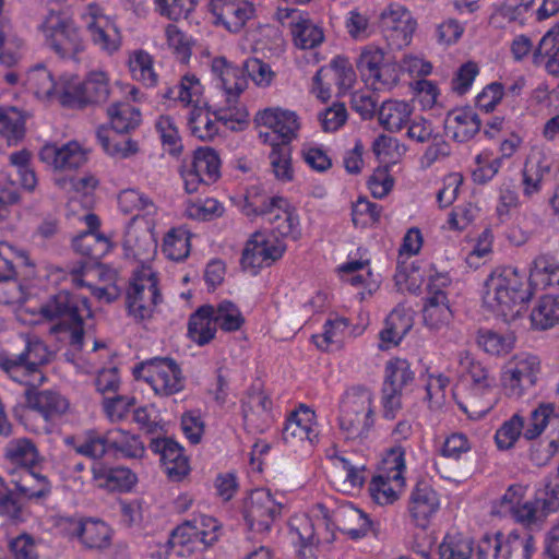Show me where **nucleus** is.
I'll use <instances>...</instances> for the list:
<instances>
[{"label": "nucleus", "mask_w": 559, "mask_h": 559, "mask_svg": "<svg viewBox=\"0 0 559 559\" xmlns=\"http://www.w3.org/2000/svg\"><path fill=\"white\" fill-rule=\"evenodd\" d=\"M530 282L534 286H559V262L548 254L537 255L530 270Z\"/></svg>", "instance_id": "40"}, {"label": "nucleus", "mask_w": 559, "mask_h": 559, "mask_svg": "<svg viewBox=\"0 0 559 559\" xmlns=\"http://www.w3.org/2000/svg\"><path fill=\"white\" fill-rule=\"evenodd\" d=\"M459 364L472 378L471 401L467 406H461L466 413L483 415L489 412L495 403L492 396V379L488 370L476 361L467 352H461Z\"/></svg>", "instance_id": "8"}, {"label": "nucleus", "mask_w": 559, "mask_h": 559, "mask_svg": "<svg viewBox=\"0 0 559 559\" xmlns=\"http://www.w3.org/2000/svg\"><path fill=\"white\" fill-rule=\"evenodd\" d=\"M110 94L108 79L104 72H92L85 81L71 78L62 84L60 102L66 106L84 107L90 104H103Z\"/></svg>", "instance_id": "9"}, {"label": "nucleus", "mask_w": 559, "mask_h": 559, "mask_svg": "<svg viewBox=\"0 0 559 559\" xmlns=\"http://www.w3.org/2000/svg\"><path fill=\"white\" fill-rule=\"evenodd\" d=\"M21 340L24 344L21 353H0V369L17 383L38 388L46 380L40 368L50 361L51 353L37 336L21 335Z\"/></svg>", "instance_id": "2"}, {"label": "nucleus", "mask_w": 559, "mask_h": 559, "mask_svg": "<svg viewBox=\"0 0 559 559\" xmlns=\"http://www.w3.org/2000/svg\"><path fill=\"white\" fill-rule=\"evenodd\" d=\"M38 157L56 170L78 169L87 160L86 152L74 141L61 146L55 143L45 144L40 148Z\"/></svg>", "instance_id": "22"}, {"label": "nucleus", "mask_w": 559, "mask_h": 559, "mask_svg": "<svg viewBox=\"0 0 559 559\" xmlns=\"http://www.w3.org/2000/svg\"><path fill=\"white\" fill-rule=\"evenodd\" d=\"M26 85L37 97L45 98L56 94L60 98L62 93V87L58 90L51 73L44 66H37L28 71Z\"/></svg>", "instance_id": "49"}, {"label": "nucleus", "mask_w": 559, "mask_h": 559, "mask_svg": "<svg viewBox=\"0 0 559 559\" xmlns=\"http://www.w3.org/2000/svg\"><path fill=\"white\" fill-rule=\"evenodd\" d=\"M534 548V538L530 533L511 532L501 538L500 557L502 559H531Z\"/></svg>", "instance_id": "42"}, {"label": "nucleus", "mask_w": 559, "mask_h": 559, "mask_svg": "<svg viewBox=\"0 0 559 559\" xmlns=\"http://www.w3.org/2000/svg\"><path fill=\"white\" fill-rule=\"evenodd\" d=\"M285 249L278 239L271 241L262 233H254L242 251V269L257 274L259 269L270 266L278 260Z\"/></svg>", "instance_id": "17"}, {"label": "nucleus", "mask_w": 559, "mask_h": 559, "mask_svg": "<svg viewBox=\"0 0 559 559\" xmlns=\"http://www.w3.org/2000/svg\"><path fill=\"white\" fill-rule=\"evenodd\" d=\"M439 509V498L430 484L420 480L409 497V513L416 524L425 527L430 516Z\"/></svg>", "instance_id": "29"}, {"label": "nucleus", "mask_w": 559, "mask_h": 559, "mask_svg": "<svg viewBox=\"0 0 559 559\" xmlns=\"http://www.w3.org/2000/svg\"><path fill=\"white\" fill-rule=\"evenodd\" d=\"M513 343V337L510 335H502L492 330L478 331L477 344L490 355H507L512 349Z\"/></svg>", "instance_id": "57"}, {"label": "nucleus", "mask_w": 559, "mask_h": 559, "mask_svg": "<svg viewBox=\"0 0 559 559\" xmlns=\"http://www.w3.org/2000/svg\"><path fill=\"white\" fill-rule=\"evenodd\" d=\"M211 68L213 74L219 81L221 87L227 95L228 106L237 107L235 102L248 85L243 66L238 67L227 61L224 57H217L213 59Z\"/></svg>", "instance_id": "24"}, {"label": "nucleus", "mask_w": 559, "mask_h": 559, "mask_svg": "<svg viewBox=\"0 0 559 559\" xmlns=\"http://www.w3.org/2000/svg\"><path fill=\"white\" fill-rule=\"evenodd\" d=\"M531 296L532 293L525 284V274L507 266L492 272L486 281L484 305L510 323L523 314Z\"/></svg>", "instance_id": "1"}, {"label": "nucleus", "mask_w": 559, "mask_h": 559, "mask_svg": "<svg viewBox=\"0 0 559 559\" xmlns=\"http://www.w3.org/2000/svg\"><path fill=\"white\" fill-rule=\"evenodd\" d=\"M0 259L5 264L2 275L7 277V283L16 278L17 267L32 266L28 252L9 241H0Z\"/></svg>", "instance_id": "44"}, {"label": "nucleus", "mask_w": 559, "mask_h": 559, "mask_svg": "<svg viewBox=\"0 0 559 559\" xmlns=\"http://www.w3.org/2000/svg\"><path fill=\"white\" fill-rule=\"evenodd\" d=\"M47 320H58L60 324L82 323L84 317H91L88 300L85 297L62 290L50 297L40 308Z\"/></svg>", "instance_id": "14"}, {"label": "nucleus", "mask_w": 559, "mask_h": 559, "mask_svg": "<svg viewBox=\"0 0 559 559\" xmlns=\"http://www.w3.org/2000/svg\"><path fill=\"white\" fill-rule=\"evenodd\" d=\"M383 61L384 52L374 46L365 47L356 61L361 76L373 90H389L397 82L394 67Z\"/></svg>", "instance_id": "16"}, {"label": "nucleus", "mask_w": 559, "mask_h": 559, "mask_svg": "<svg viewBox=\"0 0 559 559\" xmlns=\"http://www.w3.org/2000/svg\"><path fill=\"white\" fill-rule=\"evenodd\" d=\"M92 474L97 486L109 491H129L136 483L135 474L126 467H108L103 463H95Z\"/></svg>", "instance_id": "33"}, {"label": "nucleus", "mask_w": 559, "mask_h": 559, "mask_svg": "<svg viewBox=\"0 0 559 559\" xmlns=\"http://www.w3.org/2000/svg\"><path fill=\"white\" fill-rule=\"evenodd\" d=\"M23 39L7 23L0 22V63L11 68L21 58Z\"/></svg>", "instance_id": "46"}, {"label": "nucleus", "mask_w": 559, "mask_h": 559, "mask_svg": "<svg viewBox=\"0 0 559 559\" xmlns=\"http://www.w3.org/2000/svg\"><path fill=\"white\" fill-rule=\"evenodd\" d=\"M111 124V131L128 133L141 123L140 110L129 103H115L107 109Z\"/></svg>", "instance_id": "41"}, {"label": "nucleus", "mask_w": 559, "mask_h": 559, "mask_svg": "<svg viewBox=\"0 0 559 559\" xmlns=\"http://www.w3.org/2000/svg\"><path fill=\"white\" fill-rule=\"evenodd\" d=\"M405 471V451L402 447L390 449L381 462V473L392 479L397 487L404 486L403 472Z\"/></svg>", "instance_id": "56"}, {"label": "nucleus", "mask_w": 559, "mask_h": 559, "mask_svg": "<svg viewBox=\"0 0 559 559\" xmlns=\"http://www.w3.org/2000/svg\"><path fill=\"white\" fill-rule=\"evenodd\" d=\"M282 504L276 502L267 489L253 490L246 500L243 518L248 528L263 538L282 514Z\"/></svg>", "instance_id": "7"}, {"label": "nucleus", "mask_w": 559, "mask_h": 559, "mask_svg": "<svg viewBox=\"0 0 559 559\" xmlns=\"http://www.w3.org/2000/svg\"><path fill=\"white\" fill-rule=\"evenodd\" d=\"M109 449L120 452L127 457H142L145 451L144 444L139 437L122 429L108 430Z\"/></svg>", "instance_id": "48"}, {"label": "nucleus", "mask_w": 559, "mask_h": 559, "mask_svg": "<svg viewBox=\"0 0 559 559\" xmlns=\"http://www.w3.org/2000/svg\"><path fill=\"white\" fill-rule=\"evenodd\" d=\"M217 328L213 306L203 305L189 318L188 336L198 345L203 346L215 337Z\"/></svg>", "instance_id": "36"}, {"label": "nucleus", "mask_w": 559, "mask_h": 559, "mask_svg": "<svg viewBox=\"0 0 559 559\" xmlns=\"http://www.w3.org/2000/svg\"><path fill=\"white\" fill-rule=\"evenodd\" d=\"M4 459L12 466L10 474L14 476L24 469L36 468L39 453L33 440L17 438L5 445Z\"/></svg>", "instance_id": "30"}, {"label": "nucleus", "mask_w": 559, "mask_h": 559, "mask_svg": "<svg viewBox=\"0 0 559 559\" xmlns=\"http://www.w3.org/2000/svg\"><path fill=\"white\" fill-rule=\"evenodd\" d=\"M96 136L104 151L111 156L126 158L135 154L139 150L136 142L130 139L117 140L112 136L110 128L105 126L97 129Z\"/></svg>", "instance_id": "50"}, {"label": "nucleus", "mask_w": 559, "mask_h": 559, "mask_svg": "<svg viewBox=\"0 0 559 559\" xmlns=\"http://www.w3.org/2000/svg\"><path fill=\"white\" fill-rule=\"evenodd\" d=\"M27 405L44 416L46 420H55L64 415L70 407L69 401L57 391H36V388L25 390Z\"/></svg>", "instance_id": "28"}, {"label": "nucleus", "mask_w": 559, "mask_h": 559, "mask_svg": "<svg viewBox=\"0 0 559 559\" xmlns=\"http://www.w3.org/2000/svg\"><path fill=\"white\" fill-rule=\"evenodd\" d=\"M43 29L47 44L61 58L75 59L83 51L84 41L71 19L51 11L43 22Z\"/></svg>", "instance_id": "6"}, {"label": "nucleus", "mask_w": 559, "mask_h": 559, "mask_svg": "<svg viewBox=\"0 0 559 559\" xmlns=\"http://www.w3.org/2000/svg\"><path fill=\"white\" fill-rule=\"evenodd\" d=\"M524 428V419L520 415H513L496 432L495 439L499 449H510Z\"/></svg>", "instance_id": "63"}, {"label": "nucleus", "mask_w": 559, "mask_h": 559, "mask_svg": "<svg viewBox=\"0 0 559 559\" xmlns=\"http://www.w3.org/2000/svg\"><path fill=\"white\" fill-rule=\"evenodd\" d=\"M200 93L201 84L199 79L194 75H185L179 83L166 90L164 97L190 105L194 102L193 97Z\"/></svg>", "instance_id": "60"}, {"label": "nucleus", "mask_w": 559, "mask_h": 559, "mask_svg": "<svg viewBox=\"0 0 559 559\" xmlns=\"http://www.w3.org/2000/svg\"><path fill=\"white\" fill-rule=\"evenodd\" d=\"M550 170V164L544 151L534 146L526 157L522 170V191L524 198L532 200L542 190V182Z\"/></svg>", "instance_id": "27"}, {"label": "nucleus", "mask_w": 559, "mask_h": 559, "mask_svg": "<svg viewBox=\"0 0 559 559\" xmlns=\"http://www.w3.org/2000/svg\"><path fill=\"white\" fill-rule=\"evenodd\" d=\"M292 148L290 145L281 143L274 145V148L270 153V162L275 177L283 181H290L293 179V167H292Z\"/></svg>", "instance_id": "61"}, {"label": "nucleus", "mask_w": 559, "mask_h": 559, "mask_svg": "<svg viewBox=\"0 0 559 559\" xmlns=\"http://www.w3.org/2000/svg\"><path fill=\"white\" fill-rule=\"evenodd\" d=\"M212 13L216 25H223L231 33H238L254 16L255 9L248 0H225L223 3H217Z\"/></svg>", "instance_id": "25"}, {"label": "nucleus", "mask_w": 559, "mask_h": 559, "mask_svg": "<svg viewBox=\"0 0 559 559\" xmlns=\"http://www.w3.org/2000/svg\"><path fill=\"white\" fill-rule=\"evenodd\" d=\"M163 251L174 261H181L190 253V234L183 228L170 229L164 238Z\"/></svg>", "instance_id": "52"}, {"label": "nucleus", "mask_w": 559, "mask_h": 559, "mask_svg": "<svg viewBox=\"0 0 559 559\" xmlns=\"http://www.w3.org/2000/svg\"><path fill=\"white\" fill-rule=\"evenodd\" d=\"M294 43L300 49H312L319 46L324 34L322 28L313 24L310 20H300L292 28Z\"/></svg>", "instance_id": "54"}, {"label": "nucleus", "mask_w": 559, "mask_h": 559, "mask_svg": "<svg viewBox=\"0 0 559 559\" xmlns=\"http://www.w3.org/2000/svg\"><path fill=\"white\" fill-rule=\"evenodd\" d=\"M255 122L261 127L274 130L281 136V143L286 145H289L297 136L300 127L298 117L294 111L280 108H266L259 111L255 116Z\"/></svg>", "instance_id": "26"}, {"label": "nucleus", "mask_w": 559, "mask_h": 559, "mask_svg": "<svg viewBox=\"0 0 559 559\" xmlns=\"http://www.w3.org/2000/svg\"><path fill=\"white\" fill-rule=\"evenodd\" d=\"M444 129L457 142L469 141L480 129V119L472 108L450 110L444 119Z\"/></svg>", "instance_id": "32"}, {"label": "nucleus", "mask_w": 559, "mask_h": 559, "mask_svg": "<svg viewBox=\"0 0 559 559\" xmlns=\"http://www.w3.org/2000/svg\"><path fill=\"white\" fill-rule=\"evenodd\" d=\"M314 413L304 405L298 411L293 412L282 431L284 442L292 447L304 441L313 443L318 438L310 425Z\"/></svg>", "instance_id": "31"}, {"label": "nucleus", "mask_w": 559, "mask_h": 559, "mask_svg": "<svg viewBox=\"0 0 559 559\" xmlns=\"http://www.w3.org/2000/svg\"><path fill=\"white\" fill-rule=\"evenodd\" d=\"M25 116L16 107H0V135L8 145H16L25 136Z\"/></svg>", "instance_id": "39"}, {"label": "nucleus", "mask_w": 559, "mask_h": 559, "mask_svg": "<svg viewBox=\"0 0 559 559\" xmlns=\"http://www.w3.org/2000/svg\"><path fill=\"white\" fill-rule=\"evenodd\" d=\"M156 11L173 21L188 17L193 11L194 0H154Z\"/></svg>", "instance_id": "62"}, {"label": "nucleus", "mask_w": 559, "mask_h": 559, "mask_svg": "<svg viewBox=\"0 0 559 559\" xmlns=\"http://www.w3.org/2000/svg\"><path fill=\"white\" fill-rule=\"evenodd\" d=\"M392 479H389L383 475H377L372 477V480L369 484V492L371 499L376 503L380 506H386L397 500L399 495L397 491L392 487Z\"/></svg>", "instance_id": "64"}, {"label": "nucleus", "mask_w": 559, "mask_h": 559, "mask_svg": "<svg viewBox=\"0 0 559 559\" xmlns=\"http://www.w3.org/2000/svg\"><path fill=\"white\" fill-rule=\"evenodd\" d=\"M221 176V159L218 154L210 147L199 148L193 158L183 166L182 177L188 193H194L200 185L209 186Z\"/></svg>", "instance_id": "15"}, {"label": "nucleus", "mask_w": 559, "mask_h": 559, "mask_svg": "<svg viewBox=\"0 0 559 559\" xmlns=\"http://www.w3.org/2000/svg\"><path fill=\"white\" fill-rule=\"evenodd\" d=\"M417 23L403 5L392 3L380 15V28L392 49H402L412 41Z\"/></svg>", "instance_id": "12"}, {"label": "nucleus", "mask_w": 559, "mask_h": 559, "mask_svg": "<svg viewBox=\"0 0 559 559\" xmlns=\"http://www.w3.org/2000/svg\"><path fill=\"white\" fill-rule=\"evenodd\" d=\"M107 440L108 431L102 435L95 430H88L82 440L74 445V450L86 457L99 460L110 450Z\"/></svg>", "instance_id": "55"}, {"label": "nucleus", "mask_w": 559, "mask_h": 559, "mask_svg": "<svg viewBox=\"0 0 559 559\" xmlns=\"http://www.w3.org/2000/svg\"><path fill=\"white\" fill-rule=\"evenodd\" d=\"M247 216H262L273 228L272 233L277 237H289L297 240L300 236L298 217L289 209L288 201L281 197L259 200L258 194H247L242 207Z\"/></svg>", "instance_id": "3"}, {"label": "nucleus", "mask_w": 559, "mask_h": 559, "mask_svg": "<svg viewBox=\"0 0 559 559\" xmlns=\"http://www.w3.org/2000/svg\"><path fill=\"white\" fill-rule=\"evenodd\" d=\"M318 509L328 527L332 525L353 539L365 536L371 528V521L367 514L353 504H342L331 514L323 504H318Z\"/></svg>", "instance_id": "19"}, {"label": "nucleus", "mask_w": 559, "mask_h": 559, "mask_svg": "<svg viewBox=\"0 0 559 559\" xmlns=\"http://www.w3.org/2000/svg\"><path fill=\"white\" fill-rule=\"evenodd\" d=\"M555 416V405L552 403L539 404V406L531 413L527 424H524V437L528 440H533L540 436Z\"/></svg>", "instance_id": "58"}, {"label": "nucleus", "mask_w": 559, "mask_h": 559, "mask_svg": "<svg viewBox=\"0 0 559 559\" xmlns=\"http://www.w3.org/2000/svg\"><path fill=\"white\" fill-rule=\"evenodd\" d=\"M156 129L165 151L174 156L181 154L183 146L174 119L169 116H160L156 121Z\"/></svg>", "instance_id": "59"}, {"label": "nucleus", "mask_w": 559, "mask_h": 559, "mask_svg": "<svg viewBox=\"0 0 559 559\" xmlns=\"http://www.w3.org/2000/svg\"><path fill=\"white\" fill-rule=\"evenodd\" d=\"M213 312L217 326L225 332L238 331L245 324V317L240 309L229 300L213 306Z\"/></svg>", "instance_id": "53"}, {"label": "nucleus", "mask_w": 559, "mask_h": 559, "mask_svg": "<svg viewBox=\"0 0 559 559\" xmlns=\"http://www.w3.org/2000/svg\"><path fill=\"white\" fill-rule=\"evenodd\" d=\"M371 395L367 390L346 392L341 406L338 423L348 439L364 438L373 425Z\"/></svg>", "instance_id": "4"}, {"label": "nucleus", "mask_w": 559, "mask_h": 559, "mask_svg": "<svg viewBox=\"0 0 559 559\" xmlns=\"http://www.w3.org/2000/svg\"><path fill=\"white\" fill-rule=\"evenodd\" d=\"M245 428L249 431L262 432L266 429L271 417L272 401L257 385H252L241 401Z\"/></svg>", "instance_id": "21"}, {"label": "nucleus", "mask_w": 559, "mask_h": 559, "mask_svg": "<svg viewBox=\"0 0 559 559\" xmlns=\"http://www.w3.org/2000/svg\"><path fill=\"white\" fill-rule=\"evenodd\" d=\"M19 478H13L16 489L27 499H43L51 492L49 479L36 471V468L24 469L17 473Z\"/></svg>", "instance_id": "37"}, {"label": "nucleus", "mask_w": 559, "mask_h": 559, "mask_svg": "<svg viewBox=\"0 0 559 559\" xmlns=\"http://www.w3.org/2000/svg\"><path fill=\"white\" fill-rule=\"evenodd\" d=\"M160 299L156 274L150 270H143L130 284L126 304L129 314L135 320L142 321L152 317L154 308Z\"/></svg>", "instance_id": "11"}, {"label": "nucleus", "mask_w": 559, "mask_h": 559, "mask_svg": "<svg viewBox=\"0 0 559 559\" xmlns=\"http://www.w3.org/2000/svg\"><path fill=\"white\" fill-rule=\"evenodd\" d=\"M135 379L147 382L154 392L169 396L183 389L181 370L171 358L155 357L133 368Z\"/></svg>", "instance_id": "5"}, {"label": "nucleus", "mask_w": 559, "mask_h": 559, "mask_svg": "<svg viewBox=\"0 0 559 559\" xmlns=\"http://www.w3.org/2000/svg\"><path fill=\"white\" fill-rule=\"evenodd\" d=\"M150 449L160 455L164 471L171 480L179 481L190 472L189 460L176 441L169 438L152 439Z\"/></svg>", "instance_id": "23"}, {"label": "nucleus", "mask_w": 559, "mask_h": 559, "mask_svg": "<svg viewBox=\"0 0 559 559\" xmlns=\"http://www.w3.org/2000/svg\"><path fill=\"white\" fill-rule=\"evenodd\" d=\"M532 324L539 330H547L559 322V297L544 296L531 312Z\"/></svg>", "instance_id": "47"}, {"label": "nucleus", "mask_w": 559, "mask_h": 559, "mask_svg": "<svg viewBox=\"0 0 559 559\" xmlns=\"http://www.w3.org/2000/svg\"><path fill=\"white\" fill-rule=\"evenodd\" d=\"M83 19L95 45L107 52H114L119 49L121 44L119 29L97 4H88Z\"/></svg>", "instance_id": "18"}, {"label": "nucleus", "mask_w": 559, "mask_h": 559, "mask_svg": "<svg viewBox=\"0 0 559 559\" xmlns=\"http://www.w3.org/2000/svg\"><path fill=\"white\" fill-rule=\"evenodd\" d=\"M414 377L415 374L407 360L400 358L390 360L385 367V379L382 389H391L403 393V391L413 383Z\"/></svg>", "instance_id": "43"}, {"label": "nucleus", "mask_w": 559, "mask_h": 559, "mask_svg": "<svg viewBox=\"0 0 559 559\" xmlns=\"http://www.w3.org/2000/svg\"><path fill=\"white\" fill-rule=\"evenodd\" d=\"M424 322L431 329H440L448 324L452 318L448 298L443 290L433 283L428 285V296L423 310Z\"/></svg>", "instance_id": "35"}, {"label": "nucleus", "mask_w": 559, "mask_h": 559, "mask_svg": "<svg viewBox=\"0 0 559 559\" xmlns=\"http://www.w3.org/2000/svg\"><path fill=\"white\" fill-rule=\"evenodd\" d=\"M412 326V316L404 307L397 306L386 317L384 328L379 333L381 341L380 348L389 349L399 345L403 337L411 331Z\"/></svg>", "instance_id": "34"}, {"label": "nucleus", "mask_w": 559, "mask_h": 559, "mask_svg": "<svg viewBox=\"0 0 559 559\" xmlns=\"http://www.w3.org/2000/svg\"><path fill=\"white\" fill-rule=\"evenodd\" d=\"M413 114V107L406 102L386 100L379 111V123L390 132H397L406 126Z\"/></svg>", "instance_id": "38"}, {"label": "nucleus", "mask_w": 559, "mask_h": 559, "mask_svg": "<svg viewBox=\"0 0 559 559\" xmlns=\"http://www.w3.org/2000/svg\"><path fill=\"white\" fill-rule=\"evenodd\" d=\"M68 533L87 549L102 550L111 544V530L103 521L92 518L70 519Z\"/></svg>", "instance_id": "20"}, {"label": "nucleus", "mask_w": 559, "mask_h": 559, "mask_svg": "<svg viewBox=\"0 0 559 559\" xmlns=\"http://www.w3.org/2000/svg\"><path fill=\"white\" fill-rule=\"evenodd\" d=\"M248 112L243 107L218 108L211 112L206 107L194 106L188 116L189 129L195 138L201 141H212L218 134V121L227 124L228 122H245Z\"/></svg>", "instance_id": "10"}, {"label": "nucleus", "mask_w": 559, "mask_h": 559, "mask_svg": "<svg viewBox=\"0 0 559 559\" xmlns=\"http://www.w3.org/2000/svg\"><path fill=\"white\" fill-rule=\"evenodd\" d=\"M473 540L462 533H448L439 546L440 559H471Z\"/></svg>", "instance_id": "45"}, {"label": "nucleus", "mask_w": 559, "mask_h": 559, "mask_svg": "<svg viewBox=\"0 0 559 559\" xmlns=\"http://www.w3.org/2000/svg\"><path fill=\"white\" fill-rule=\"evenodd\" d=\"M74 250L81 255L91 259V262L81 263L80 267L72 269V281L78 286H84L83 277L88 276L99 267L98 260L102 259L111 248L110 240L98 231H85L73 240Z\"/></svg>", "instance_id": "13"}, {"label": "nucleus", "mask_w": 559, "mask_h": 559, "mask_svg": "<svg viewBox=\"0 0 559 559\" xmlns=\"http://www.w3.org/2000/svg\"><path fill=\"white\" fill-rule=\"evenodd\" d=\"M129 69L132 78L146 86H154L157 75L153 69V58L144 50H135L130 55Z\"/></svg>", "instance_id": "51"}]
</instances>
